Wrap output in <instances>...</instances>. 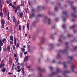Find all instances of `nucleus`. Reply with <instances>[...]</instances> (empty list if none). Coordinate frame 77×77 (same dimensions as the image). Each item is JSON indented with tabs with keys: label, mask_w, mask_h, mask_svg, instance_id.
<instances>
[{
	"label": "nucleus",
	"mask_w": 77,
	"mask_h": 77,
	"mask_svg": "<svg viewBox=\"0 0 77 77\" xmlns=\"http://www.w3.org/2000/svg\"><path fill=\"white\" fill-rule=\"evenodd\" d=\"M57 72H52L51 74L50 75H49V77H51V76H52V75H54V74H56L58 72H60V68H57Z\"/></svg>",
	"instance_id": "f257e3e1"
},
{
	"label": "nucleus",
	"mask_w": 77,
	"mask_h": 77,
	"mask_svg": "<svg viewBox=\"0 0 77 77\" xmlns=\"http://www.w3.org/2000/svg\"><path fill=\"white\" fill-rule=\"evenodd\" d=\"M14 43L16 47H17V48H18L19 47H20V43H17V38H14Z\"/></svg>",
	"instance_id": "f03ea898"
},
{
	"label": "nucleus",
	"mask_w": 77,
	"mask_h": 77,
	"mask_svg": "<svg viewBox=\"0 0 77 77\" xmlns=\"http://www.w3.org/2000/svg\"><path fill=\"white\" fill-rule=\"evenodd\" d=\"M1 22L2 28H5V20L2 19L1 20Z\"/></svg>",
	"instance_id": "7ed1b4c3"
},
{
	"label": "nucleus",
	"mask_w": 77,
	"mask_h": 77,
	"mask_svg": "<svg viewBox=\"0 0 77 77\" xmlns=\"http://www.w3.org/2000/svg\"><path fill=\"white\" fill-rule=\"evenodd\" d=\"M39 20V15H38L37 16H36L35 19V21L34 22H33L32 24L34 25V23H36L38 21V20Z\"/></svg>",
	"instance_id": "20e7f679"
},
{
	"label": "nucleus",
	"mask_w": 77,
	"mask_h": 77,
	"mask_svg": "<svg viewBox=\"0 0 77 77\" xmlns=\"http://www.w3.org/2000/svg\"><path fill=\"white\" fill-rule=\"evenodd\" d=\"M45 38L44 37H42L41 41H42V44H44V42H45Z\"/></svg>",
	"instance_id": "39448f33"
},
{
	"label": "nucleus",
	"mask_w": 77,
	"mask_h": 77,
	"mask_svg": "<svg viewBox=\"0 0 77 77\" xmlns=\"http://www.w3.org/2000/svg\"><path fill=\"white\" fill-rule=\"evenodd\" d=\"M71 68H72V72H74V69L75 68V67L74 64H72L71 65Z\"/></svg>",
	"instance_id": "423d86ee"
},
{
	"label": "nucleus",
	"mask_w": 77,
	"mask_h": 77,
	"mask_svg": "<svg viewBox=\"0 0 77 77\" xmlns=\"http://www.w3.org/2000/svg\"><path fill=\"white\" fill-rule=\"evenodd\" d=\"M29 56H25L24 59V62H27L28 60V59H29Z\"/></svg>",
	"instance_id": "0eeeda50"
},
{
	"label": "nucleus",
	"mask_w": 77,
	"mask_h": 77,
	"mask_svg": "<svg viewBox=\"0 0 77 77\" xmlns=\"http://www.w3.org/2000/svg\"><path fill=\"white\" fill-rule=\"evenodd\" d=\"M5 64L4 63H3V62H2L0 65V68H3L5 66Z\"/></svg>",
	"instance_id": "6e6552de"
},
{
	"label": "nucleus",
	"mask_w": 77,
	"mask_h": 77,
	"mask_svg": "<svg viewBox=\"0 0 77 77\" xmlns=\"http://www.w3.org/2000/svg\"><path fill=\"white\" fill-rule=\"evenodd\" d=\"M70 5L71 6V8L73 9L74 10L75 12V9H76V7H74V5H72L71 4H70Z\"/></svg>",
	"instance_id": "1a4fd4ad"
},
{
	"label": "nucleus",
	"mask_w": 77,
	"mask_h": 77,
	"mask_svg": "<svg viewBox=\"0 0 77 77\" xmlns=\"http://www.w3.org/2000/svg\"><path fill=\"white\" fill-rule=\"evenodd\" d=\"M59 51L60 53H65V52H66V51H67V49H65L64 51L60 50Z\"/></svg>",
	"instance_id": "9d476101"
},
{
	"label": "nucleus",
	"mask_w": 77,
	"mask_h": 77,
	"mask_svg": "<svg viewBox=\"0 0 77 77\" xmlns=\"http://www.w3.org/2000/svg\"><path fill=\"white\" fill-rule=\"evenodd\" d=\"M11 49V46L10 45H8L7 47V50L8 53L10 52V50Z\"/></svg>",
	"instance_id": "9b49d317"
},
{
	"label": "nucleus",
	"mask_w": 77,
	"mask_h": 77,
	"mask_svg": "<svg viewBox=\"0 0 77 77\" xmlns=\"http://www.w3.org/2000/svg\"><path fill=\"white\" fill-rule=\"evenodd\" d=\"M22 72L23 74H24L25 72H24V67H22L21 68Z\"/></svg>",
	"instance_id": "f8f14e48"
},
{
	"label": "nucleus",
	"mask_w": 77,
	"mask_h": 77,
	"mask_svg": "<svg viewBox=\"0 0 77 77\" xmlns=\"http://www.w3.org/2000/svg\"><path fill=\"white\" fill-rule=\"evenodd\" d=\"M13 22H14V23H16V22H17V19H15V16H14L13 17Z\"/></svg>",
	"instance_id": "ddd939ff"
},
{
	"label": "nucleus",
	"mask_w": 77,
	"mask_h": 77,
	"mask_svg": "<svg viewBox=\"0 0 77 77\" xmlns=\"http://www.w3.org/2000/svg\"><path fill=\"white\" fill-rule=\"evenodd\" d=\"M6 38H3L2 40V43H4L5 42V43H6Z\"/></svg>",
	"instance_id": "4468645a"
},
{
	"label": "nucleus",
	"mask_w": 77,
	"mask_h": 77,
	"mask_svg": "<svg viewBox=\"0 0 77 77\" xmlns=\"http://www.w3.org/2000/svg\"><path fill=\"white\" fill-rule=\"evenodd\" d=\"M63 64H64V67L65 68H66V61H64L63 63Z\"/></svg>",
	"instance_id": "2eb2a0df"
},
{
	"label": "nucleus",
	"mask_w": 77,
	"mask_h": 77,
	"mask_svg": "<svg viewBox=\"0 0 77 77\" xmlns=\"http://www.w3.org/2000/svg\"><path fill=\"white\" fill-rule=\"evenodd\" d=\"M45 71V70H43L42 69L40 68V67L39 68V72H44Z\"/></svg>",
	"instance_id": "dca6fc26"
},
{
	"label": "nucleus",
	"mask_w": 77,
	"mask_h": 77,
	"mask_svg": "<svg viewBox=\"0 0 77 77\" xmlns=\"http://www.w3.org/2000/svg\"><path fill=\"white\" fill-rule=\"evenodd\" d=\"M0 45L1 46H3V43H2V40L0 39Z\"/></svg>",
	"instance_id": "f3484780"
},
{
	"label": "nucleus",
	"mask_w": 77,
	"mask_h": 77,
	"mask_svg": "<svg viewBox=\"0 0 77 77\" xmlns=\"http://www.w3.org/2000/svg\"><path fill=\"white\" fill-rule=\"evenodd\" d=\"M10 39L11 41H14V37L13 35H11L10 37Z\"/></svg>",
	"instance_id": "a211bd4d"
},
{
	"label": "nucleus",
	"mask_w": 77,
	"mask_h": 77,
	"mask_svg": "<svg viewBox=\"0 0 77 77\" xmlns=\"http://www.w3.org/2000/svg\"><path fill=\"white\" fill-rule=\"evenodd\" d=\"M34 13H32L30 16V18H33V17H35V16Z\"/></svg>",
	"instance_id": "6ab92c4d"
},
{
	"label": "nucleus",
	"mask_w": 77,
	"mask_h": 77,
	"mask_svg": "<svg viewBox=\"0 0 77 77\" xmlns=\"http://www.w3.org/2000/svg\"><path fill=\"white\" fill-rule=\"evenodd\" d=\"M69 44V43H68V42H66V48L67 49L68 48V45Z\"/></svg>",
	"instance_id": "aec40b11"
},
{
	"label": "nucleus",
	"mask_w": 77,
	"mask_h": 77,
	"mask_svg": "<svg viewBox=\"0 0 77 77\" xmlns=\"http://www.w3.org/2000/svg\"><path fill=\"white\" fill-rule=\"evenodd\" d=\"M21 49L22 50L21 51L22 53H24V51H25V49H24V48H21Z\"/></svg>",
	"instance_id": "412c9836"
},
{
	"label": "nucleus",
	"mask_w": 77,
	"mask_h": 77,
	"mask_svg": "<svg viewBox=\"0 0 77 77\" xmlns=\"http://www.w3.org/2000/svg\"><path fill=\"white\" fill-rule=\"evenodd\" d=\"M61 38H62V36H61L60 37H59V40L58 41H59V42H62V41L60 39Z\"/></svg>",
	"instance_id": "4be33fe9"
},
{
	"label": "nucleus",
	"mask_w": 77,
	"mask_h": 77,
	"mask_svg": "<svg viewBox=\"0 0 77 77\" xmlns=\"http://www.w3.org/2000/svg\"><path fill=\"white\" fill-rule=\"evenodd\" d=\"M2 72H5L6 71V68L4 67L2 70Z\"/></svg>",
	"instance_id": "5701e85b"
},
{
	"label": "nucleus",
	"mask_w": 77,
	"mask_h": 77,
	"mask_svg": "<svg viewBox=\"0 0 77 77\" xmlns=\"http://www.w3.org/2000/svg\"><path fill=\"white\" fill-rule=\"evenodd\" d=\"M64 72L65 73V74H67V73H70L71 72L69 71H65Z\"/></svg>",
	"instance_id": "b1692460"
},
{
	"label": "nucleus",
	"mask_w": 77,
	"mask_h": 77,
	"mask_svg": "<svg viewBox=\"0 0 77 77\" xmlns=\"http://www.w3.org/2000/svg\"><path fill=\"white\" fill-rule=\"evenodd\" d=\"M75 27V25H74L71 27H69V29H72L73 28H74V27Z\"/></svg>",
	"instance_id": "393cba45"
},
{
	"label": "nucleus",
	"mask_w": 77,
	"mask_h": 77,
	"mask_svg": "<svg viewBox=\"0 0 77 77\" xmlns=\"http://www.w3.org/2000/svg\"><path fill=\"white\" fill-rule=\"evenodd\" d=\"M0 16L1 17H3V13L1 12H0Z\"/></svg>",
	"instance_id": "a878e982"
},
{
	"label": "nucleus",
	"mask_w": 77,
	"mask_h": 77,
	"mask_svg": "<svg viewBox=\"0 0 77 77\" xmlns=\"http://www.w3.org/2000/svg\"><path fill=\"white\" fill-rule=\"evenodd\" d=\"M71 14L72 15V16H74V17H75V18H76V17H77V16L75 15V13H72Z\"/></svg>",
	"instance_id": "bb28decb"
},
{
	"label": "nucleus",
	"mask_w": 77,
	"mask_h": 77,
	"mask_svg": "<svg viewBox=\"0 0 77 77\" xmlns=\"http://www.w3.org/2000/svg\"><path fill=\"white\" fill-rule=\"evenodd\" d=\"M10 43L11 44H14V41H10Z\"/></svg>",
	"instance_id": "cd10ccee"
},
{
	"label": "nucleus",
	"mask_w": 77,
	"mask_h": 77,
	"mask_svg": "<svg viewBox=\"0 0 77 77\" xmlns=\"http://www.w3.org/2000/svg\"><path fill=\"white\" fill-rule=\"evenodd\" d=\"M63 15H67V12H66V11H64V12H63Z\"/></svg>",
	"instance_id": "c85d7f7f"
},
{
	"label": "nucleus",
	"mask_w": 77,
	"mask_h": 77,
	"mask_svg": "<svg viewBox=\"0 0 77 77\" xmlns=\"http://www.w3.org/2000/svg\"><path fill=\"white\" fill-rule=\"evenodd\" d=\"M51 21V19L50 18L48 19V24H50V21Z\"/></svg>",
	"instance_id": "c756f323"
},
{
	"label": "nucleus",
	"mask_w": 77,
	"mask_h": 77,
	"mask_svg": "<svg viewBox=\"0 0 77 77\" xmlns=\"http://www.w3.org/2000/svg\"><path fill=\"white\" fill-rule=\"evenodd\" d=\"M17 68L18 69H20V66L18 65H19V63H18L17 64Z\"/></svg>",
	"instance_id": "7c9ffc66"
},
{
	"label": "nucleus",
	"mask_w": 77,
	"mask_h": 77,
	"mask_svg": "<svg viewBox=\"0 0 77 77\" xmlns=\"http://www.w3.org/2000/svg\"><path fill=\"white\" fill-rule=\"evenodd\" d=\"M20 6L18 5L17 6L16 9H17V10H18V9H20Z\"/></svg>",
	"instance_id": "2f4dec72"
},
{
	"label": "nucleus",
	"mask_w": 77,
	"mask_h": 77,
	"mask_svg": "<svg viewBox=\"0 0 77 77\" xmlns=\"http://www.w3.org/2000/svg\"><path fill=\"white\" fill-rule=\"evenodd\" d=\"M21 65L22 66H23V67H24V63H22L21 64Z\"/></svg>",
	"instance_id": "473e14b6"
},
{
	"label": "nucleus",
	"mask_w": 77,
	"mask_h": 77,
	"mask_svg": "<svg viewBox=\"0 0 77 77\" xmlns=\"http://www.w3.org/2000/svg\"><path fill=\"white\" fill-rule=\"evenodd\" d=\"M68 58H69V59H70V60H71L72 59V57H71L70 56H68L67 57Z\"/></svg>",
	"instance_id": "72a5a7b5"
},
{
	"label": "nucleus",
	"mask_w": 77,
	"mask_h": 77,
	"mask_svg": "<svg viewBox=\"0 0 77 77\" xmlns=\"http://www.w3.org/2000/svg\"><path fill=\"white\" fill-rule=\"evenodd\" d=\"M23 13H21L20 14V17H23Z\"/></svg>",
	"instance_id": "f704fd0d"
},
{
	"label": "nucleus",
	"mask_w": 77,
	"mask_h": 77,
	"mask_svg": "<svg viewBox=\"0 0 77 77\" xmlns=\"http://www.w3.org/2000/svg\"><path fill=\"white\" fill-rule=\"evenodd\" d=\"M13 50H15L16 49L15 46V45H13Z\"/></svg>",
	"instance_id": "c9c22d12"
},
{
	"label": "nucleus",
	"mask_w": 77,
	"mask_h": 77,
	"mask_svg": "<svg viewBox=\"0 0 77 77\" xmlns=\"http://www.w3.org/2000/svg\"><path fill=\"white\" fill-rule=\"evenodd\" d=\"M27 27L28 30H29V23H27Z\"/></svg>",
	"instance_id": "e433bc0d"
},
{
	"label": "nucleus",
	"mask_w": 77,
	"mask_h": 77,
	"mask_svg": "<svg viewBox=\"0 0 77 77\" xmlns=\"http://www.w3.org/2000/svg\"><path fill=\"white\" fill-rule=\"evenodd\" d=\"M12 7L14 9H16V7H15L14 5H12Z\"/></svg>",
	"instance_id": "4c0bfd02"
},
{
	"label": "nucleus",
	"mask_w": 77,
	"mask_h": 77,
	"mask_svg": "<svg viewBox=\"0 0 77 77\" xmlns=\"http://www.w3.org/2000/svg\"><path fill=\"white\" fill-rule=\"evenodd\" d=\"M19 29L20 31L21 30V25L19 26Z\"/></svg>",
	"instance_id": "58836bf2"
},
{
	"label": "nucleus",
	"mask_w": 77,
	"mask_h": 77,
	"mask_svg": "<svg viewBox=\"0 0 77 77\" xmlns=\"http://www.w3.org/2000/svg\"><path fill=\"white\" fill-rule=\"evenodd\" d=\"M67 36L68 37H69H69H72V35H71L70 34H68Z\"/></svg>",
	"instance_id": "ea45409f"
},
{
	"label": "nucleus",
	"mask_w": 77,
	"mask_h": 77,
	"mask_svg": "<svg viewBox=\"0 0 77 77\" xmlns=\"http://www.w3.org/2000/svg\"><path fill=\"white\" fill-rule=\"evenodd\" d=\"M62 27L63 28V29H65V24L63 25Z\"/></svg>",
	"instance_id": "a19ab883"
},
{
	"label": "nucleus",
	"mask_w": 77,
	"mask_h": 77,
	"mask_svg": "<svg viewBox=\"0 0 77 77\" xmlns=\"http://www.w3.org/2000/svg\"><path fill=\"white\" fill-rule=\"evenodd\" d=\"M39 8H42V9H44V7H42V6H39Z\"/></svg>",
	"instance_id": "79ce46f5"
},
{
	"label": "nucleus",
	"mask_w": 77,
	"mask_h": 77,
	"mask_svg": "<svg viewBox=\"0 0 77 77\" xmlns=\"http://www.w3.org/2000/svg\"><path fill=\"white\" fill-rule=\"evenodd\" d=\"M7 3L8 4V5H9V3H10V2L8 0L7 1H6Z\"/></svg>",
	"instance_id": "37998d69"
},
{
	"label": "nucleus",
	"mask_w": 77,
	"mask_h": 77,
	"mask_svg": "<svg viewBox=\"0 0 77 77\" xmlns=\"http://www.w3.org/2000/svg\"><path fill=\"white\" fill-rule=\"evenodd\" d=\"M20 57H21V56H22V53L21 52H20Z\"/></svg>",
	"instance_id": "c03bdc74"
},
{
	"label": "nucleus",
	"mask_w": 77,
	"mask_h": 77,
	"mask_svg": "<svg viewBox=\"0 0 77 77\" xmlns=\"http://www.w3.org/2000/svg\"><path fill=\"white\" fill-rule=\"evenodd\" d=\"M77 46H75V47L74 48V50H77Z\"/></svg>",
	"instance_id": "a18cd8bd"
},
{
	"label": "nucleus",
	"mask_w": 77,
	"mask_h": 77,
	"mask_svg": "<svg viewBox=\"0 0 77 77\" xmlns=\"http://www.w3.org/2000/svg\"><path fill=\"white\" fill-rule=\"evenodd\" d=\"M39 77H42V74L41 73H39Z\"/></svg>",
	"instance_id": "49530a36"
},
{
	"label": "nucleus",
	"mask_w": 77,
	"mask_h": 77,
	"mask_svg": "<svg viewBox=\"0 0 77 77\" xmlns=\"http://www.w3.org/2000/svg\"><path fill=\"white\" fill-rule=\"evenodd\" d=\"M25 11L26 13H27V8H25Z\"/></svg>",
	"instance_id": "de8ad7c7"
},
{
	"label": "nucleus",
	"mask_w": 77,
	"mask_h": 77,
	"mask_svg": "<svg viewBox=\"0 0 77 77\" xmlns=\"http://www.w3.org/2000/svg\"><path fill=\"white\" fill-rule=\"evenodd\" d=\"M8 57V56H7L5 58V60H7V57Z\"/></svg>",
	"instance_id": "09e8293b"
},
{
	"label": "nucleus",
	"mask_w": 77,
	"mask_h": 77,
	"mask_svg": "<svg viewBox=\"0 0 77 77\" xmlns=\"http://www.w3.org/2000/svg\"><path fill=\"white\" fill-rule=\"evenodd\" d=\"M21 70V69H18L17 70V72H20Z\"/></svg>",
	"instance_id": "8fccbe9b"
},
{
	"label": "nucleus",
	"mask_w": 77,
	"mask_h": 77,
	"mask_svg": "<svg viewBox=\"0 0 77 77\" xmlns=\"http://www.w3.org/2000/svg\"><path fill=\"white\" fill-rule=\"evenodd\" d=\"M26 28V26H23V30H24V29H25V28Z\"/></svg>",
	"instance_id": "3c124183"
},
{
	"label": "nucleus",
	"mask_w": 77,
	"mask_h": 77,
	"mask_svg": "<svg viewBox=\"0 0 77 77\" xmlns=\"http://www.w3.org/2000/svg\"><path fill=\"white\" fill-rule=\"evenodd\" d=\"M57 8H58V7H55V11H57Z\"/></svg>",
	"instance_id": "603ef678"
},
{
	"label": "nucleus",
	"mask_w": 77,
	"mask_h": 77,
	"mask_svg": "<svg viewBox=\"0 0 77 77\" xmlns=\"http://www.w3.org/2000/svg\"><path fill=\"white\" fill-rule=\"evenodd\" d=\"M2 46L0 45V51H2Z\"/></svg>",
	"instance_id": "864d4df0"
},
{
	"label": "nucleus",
	"mask_w": 77,
	"mask_h": 77,
	"mask_svg": "<svg viewBox=\"0 0 77 77\" xmlns=\"http://www.w3.org/2000/svg\"><path fill=\"white\" fill-rule=\"evenodd\" d=\"M21 6H24V3H22L21 4Z\"/></svg>",
	"instance_id": "5fc2aeb1"
},
{
	"label": "nucleus",
	"mask_w": 77,
	"mask_h": 77,
	"mask_svg": "<svg viewBox=\"0 0 77 77\" xmlns=\"http://www.w3.org/2000/svg\"><path fill=\"white\" fill-rule=\"evenodd\" d=\"M9 64H10V65H11V64H12V61H9Z\"/></svg>",
	"instance_id": "6e6d98bb"
},
{
	"label": "nucleus",
	"mask_w": 77,
	"mask_h": 77,
	"mask_svg": "<svg viewBox=\"0 0 77 77\" xmlns=\"http://www.w3.org/2000/svg\"><path fill=\"white\" fill-rule=\"evenodd\" d=\"M9 61H12V59H11V57L9 58Z\"/></svg>",
	"instance_id": "4d7b16f0"
},
{
	"label": "nucleus",
	"mask_w": 77,
	"mask_h": 77,
	"mask_svg": "<svg viewBox=\"0 0 77 77\" xmlns=\"http://www.w3.org/2000/svg\"><path fill=\"white\" fill-rule=\"evenodd\" d=\"M55 21H58V18H55Z\"/></svg>",
	"instance_id": "13d9d810"
},
{
	"label": "nucleus",
	"mask_w": 77,
	"mask_h": 77,
	"mask_svg": "<svg viewBox=\"0 0 77 77\" xmlns=\"http://www.w3.org/2000/svg\"><path fill=\"white\" fill-rule=\"evenodd\" d=\"M50 68L51 69V70H52V69H53V67L51 66H50Z\"/></svg>",
	"instance_id": "bf43d9fd"
},
{
	"label": "nucleus",
	"mask_w": 77,
	"mask_h": 77,
	"mask_svg": "<svg viewBox=\"0 0 77 77\" xmlns=\"http://www.w3.org/2000/svg\"><path fill=\"white\" fill-rule=\"evenodd\" d=\"M15 59H16V62H18V60L17 58H15Z\"/></svg>",
	"instance_id": "052dcab7"
},
{
	"label": "nucleus",
	"mask_w": 77,
	"mask_h": 77,
	"mask_svg": "<svg viewBox=\"0 0 77 77\" xmlns=\"http://www.w3.org/2000/svg\"><path fill=\"white\" fill-rule=\"evenodd\" d=\"M9 5H10V6H13V5H12V3H10L9 4Z\"/></svg>",
	"instance_id": "680f3d73"
},
{
	"label": "nucleus",
	"mask_w": 77,
	"mask_h": 77,
	"mask_svg": "<svg viewBox=\"0 0 77 77\" xmlns=\"http://www.w3.org/2000/svg\"><path fill=\"white\" fill-rule=\"evenodd\" d=\"M17 9H16L15 11V13H17Z\"/></svg>",
	"instance_id": "e2e57ef3"
},
{
	"label": "nucleus",
	"mask_w": 77,
	"mask_h": 77,
	"mask_svg": "<svg viewBox=\"0 0 77 77\" xmlns=\"http://www.w3.org/2000/svg\"><path fill=\"white\" fill-rule=\"evenodd\" d=\"M14 57H17V54H14Z\"/></svg>",
	"instance_id": "0e129e2a"
},
{
	"label": "nucleus",
	"mask_w": 77,
	"mask_h": 77,
	"mask_svg": "<svg viewBox=\"0 0 77 77\" xmlns=\"http://www.w3.org/2000/svg\"><path fill=\"white\" fill-rule=\"evenodd\" d=\"M58 56L59 57H60V54H58Z\"/></svg>",
	"instance_id": "69168bd1"
},
{
	"label": "nucleus",
	"mask_w": 77,
	"mask_h": 77,
	"mask_svg": "<svg viewBox=\"0 0 77 77\" xmlns=\"http://www.w3.org/2000/svg\"><path fill=\"white\" fill-rule=\"evenodd\" d=\"M27 51H26L24 53V54H27Z\"/></svg>",
	"instance_id": "338daca9"
},
{
	"label": "nucleus",
	"mask_w": 77,
	"mask_h": 77,
	"mask_svg": "<svg viewBox=\"0 0 77 77\" xmlns=\"http://www.w3.org/2000/svg\"><path fill=\"white\" fill-rule=\"evenodd\" d=\"M27 35H28L27 33L25 34V36H27Z\"/></svg>",
	"instance_id": "774afa93"
}]
</instances>
